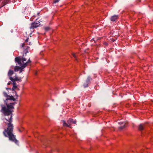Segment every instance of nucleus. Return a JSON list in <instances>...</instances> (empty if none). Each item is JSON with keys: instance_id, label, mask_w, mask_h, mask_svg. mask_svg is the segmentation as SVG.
<instances>
[{"instance_id": "obj_1", "label": "nucleus", "mask_w": 153, "mask_h": 153, "mask_svg": "<svg viewBox=\"0 0 153 153\" xmlns=\"http://www.w3.org/2000/svg\"><path fill=\"white\" fill-rule=\"evenodd\" d=\"M3 93L4 96L7 97L6 99L4 101V103L7 107L4 105L1 104V111L5 116V119L8 122H5L7 127L4 129L3 133L4 137L8 138L10 141L18 144V141L16 140V136L13 134L14 126L12 123V112L14 108V105L16 104V102L10 103L8 102L9 100L15 101L16 99L13 96L8 95L5 91H4Z\"/></svg>"}, {"instance_id": "obj_24", "label": "nucleus", "mask_w": 153, "mask_h": 153, "mask_svg": "<svg viewBox=\"0 0 153 153\" xmlns=\"http://www.w3.org/2000/svg\"><path fill=\"white\" fill-rule=\"evenodd\" d=\"M6 89L7 90L11 89V88H6Z\"/></svg>"}, {"instance_id": "obj_7", "label": "nucleus", "mask_w": 153, "mask_h": 153, "mask_svg": "<svg viewBox=\"0 0 153 153\" xmlns=\"http://www.w3.org/2000/svg\"><path fill=\"white\" fill-rule=\"evenodd\" d=\"M25 62V61H24V63H23L22 62V63L23 65H22V68H24L27 66L28 63L31 62V61L30 60V58L28 59V60L26 62Z\"/></svg>"}, {"instance_id": "obj_20", "label": "nucleus", "mask_w": 153, "mask_h": 153, "mask_svg": "<svg viewBox=\"0 0 153 153\" xmlns=\"http://www.w3.org/2000/svg\"><path fill=\"white\" fill-rule=\"evenodd\" d=\"M72 123L74 124H76V120L72 121Z\"/></svg>"}, {"instance_id": "obj_3", "label": "nucleus", "mask_w": 153, "mask_h": 153, "mask_svg": "<svg viewBox=\"0 0 153 153\" xmlns=\"http://www.w3.org/2000/svg\"><path fill=\"white\" fill-rule=\"evenodd\" d=\"M73 120L72 119H69L67 121V123H66L65 121V120H62V122L63 123V126H66L68 127L71 128V123H72Z\"/></svg>"}, {"instance_id": "obj_9", "label": "nucleus", "mask_w": 153, "mask_h": 153, "mask_svg": "<svg viewBox=\"0 0 153 153\" xmlns=\"http://www.w3.org/2000/svg\"><path fill=\"white\" fill-rule=\"evenodd\" d=\"M118 18V15H114L111 16L110 18V20L112 22L115 21Z\"/></svg>"}, {"instance_id": "obj_13", "label": "nucleus", "mask_w": 153, "mask_h": 153, "mask_svg": "<svg viewBox=\"0 0 153 153\" xmlns=\"http://www.w3.org/2000/svg\"><path fill=\"white\" fill-rule=\"evenodd\" d=\"M10 79L11 81L12 82L13 85H16V81L14 79V78L13 77H10Z\"/></svg>"}, {"instance_id": "obj_15", "label": "nucleus", "mask_w": 153, "mask_h": 153, "mask_svg": "<svg viewBox=\"0 0 153 153\" xmlns=\"http://www.w3.org/2000/svg\"><path fill=\"white\" fill-rule=\"evenodd\" d=\"M72 54L74 58L75 59V60H77V56L74 53H72Z\"/></svg>"}, {"instance_id": "obj_2", "label": "nucleus", "mask_w": 153, "mask_h": 153, "mask_svg": "<svg viewBox=\"0 0 153 153\" xmlns=\"http://www.w3.org/2000/svg\"><path fill=\"white\" fill-rule=\"evenodd\" d=\"M24 54L22 56H19L15 58V61L17 63L18 65H20L21 67L16 66L14 67V71H19L20 69H23L22 66L23 65L22 62L24 63V61H26L27 59L24 57Z\"/></svg>"}, {"instance_id": "obj_10", "label": "nucleus", "mask_w": 153, "mask_h": 153, "mask_svg": "<svg viewBox=\"0 0 153 153\" xmlns=\"http://www.w3.org/2000/svg\"><path fill=\"white\" fill-rule=\"evenodd\" d=\"M14 73V71L11 70H9L7 74L8 76L9 77H12L11 76Z\"/></svg>"}, {"instance_id": "obj_14", "label": "nucleus", "mask_w": 153, "mask_h": 153, "mask_svg": "<svg viewBox=\"0 0 153 153\" xmlns=\"http://www.w3.org/2000/svg\"><path fill=\"white\" fill-rule=\"evenodd\" d=\"M14 79L16 81H21V77L18 78L16 76H15V78Z\"/></svg>"}, {"instance_id": "obj_5", "label": "nucleus", "mask_w": 153, "mask_h": 153, "mask_svg": "<svg viewBox=\"0 0 153 153\" xmlns=\"http://www.w3.org/2000/svg\"><path fill=\"white\" fill-rule=\"evenodd\" d=\"M41 22V21L40 22L39 21L38 22L36 23L33 22L31 23V26L30 27V29H33L39 27L40 25L39 23Z\"/></svg>"}, {"instance_id": "obj_26", "label": "nucleus", "mask_w": 153, "mask_h": 153, "mask_svg": "<svg viewBox=\"0 0 153 153\" xmlns=\"http://www.w3.org/2000/svg\"><path fill=\"white\" fill-rule=\"evenodd\" d=\"M19 131L20 132H21V131L20 129L19 130Z\"/></svg>"}, {"instance_id": "obj_21", "label": "nucleus", "mask_w": 153, "mask_h": 153, "mask_svg": "<svg viewBox=\"0 0 153 153\" xmlns=\"http://www.w3.org/2000/svg\"><path fill=\"white\" fill-rule=\"evenodd\" d=\"M28 39H29L28 38H27L25 40V42H28Z\"/></svg>"}, {"instance_id": "obj_12", "label": "nucleus", "mask_w": 153, "mask_h": 153, "mask_svg": "<svg viewBox=\"0 0 153 153\" xmlns=\"http://www.w3.org/2000/svg\"><path fill=\"white\" fill-rule=\"evenodd\" d=\"M29 47L28 46H26L25 47V48H24V52L25 53V54L26 55L27 54V53L28 52V50L29 49Z\"/></svg>"}, {"instance_id": "obj_16", "label": "nucleus", "mask_w": 153, "mask_h": 153, "mask_svg": "<svg viewBox=\"0 0 153 153\" xmlns=\"http://www.w3.org/2000/svg\"><path fill=\"white\" fill-rule=\"evenodd\" d=\"M60 0H55L53 2V4H55V3H58V2H59V1H60Z\"/></svg>"}, {"instance_id": "obj_4", "label": "nucleus", "mask_w": 153, "mask_h": 153, "mask_svg": "<svg viewBox=\"0 0 153 153\" xmlns=\"http://www.w3.org/2000/svg\"><path fill=\"white\" fill-rule=\"evenodd\" d=\"M92 80V78L90 76H88L85 82L83 83V86L85 88L88 87L91 81Z\"/></svg>"}, {"instance_id": "obj_27", "label": "nucleus", "mask_w": 153, "mask_h": 153, "mask_svg": "<svg viewBox=\"0 0 153 153\" xmlns=\"http://www.w3.org/2000/svg\"><path fill=\"white\" fill-rule=\"evenodd\" d=\"M30 43H29V45H30Z\"/></svg>"}, {"instance_id": "obj_18", "label": "nucleus", "mask_w": 153, "mask_h": 153, "mask_svg": "<svg viewBox=\"0 0 153 153\" xmlns=\"http://www.w3.org/2000/svg\"><path fill=\"white\" fill-rule=\"evenodd\" d=\"M25 45V43H23L22 44V45L20 46L21 48H23L24 47V46Z\"/></svg>"}, {"instance_id": "obj_22", "label": "nucleus", "mask_w": 153, "mask_h": 153, "mask_svg": "<svg viewBox=\"0 0 153 153\" xmlns=\"http://www.w3.org/2000/svg\"><path fill=\"white\" fill-rule=\"evenodd\" d=\"M20 69V73L22 72V69Z\"/></svg>"}, {"instance_id": "obj_17", "label": "nucleus", "mask_w": 153, "mask_h": 153, "mask_svg": "<svg viewBox=\"0 0 153 153\" xmlns=\"http://www.w3.org/2000/svg\"><path fill=\"white\" fill-rule=\"evenodd\" d=\"M10 0H4V3L5 4H7Z\"/></svg>"}, {"instance_id": "obj_19", "label": "nucleus", "mask_w": 153, "mask_h": 153, "mask_svg": "<svg viewBox=\"0 0 153 153\" xmlns=\"http://www.w3.org/2000/svg\"><path fill=\"white\" fill-rule=\"evenodd\" d=\"M45 30L47 31L49 29V27H46L45 28Z\"/></svg>"}, {"instance_id": "obj_8", "label": "nucleus", "mask_w": 153, "mask_h": 153, "mask_svg": "<svg viewBox=\"0 0 153 153\" xmlns=\"http://www.w3.org/2000/svg\"><path fill=\"white\" fill-rule=\"evenodd\" d=\"M16 89H17V90H19V88H17V87L16 85H13V87L12 88V91H13H13H14L15 92V94H16V97H17L16 98H17V97H18V96L17 94V93L15 90Z\"/></svg>"}, {"instance_id": "obj_6", "label": "nucleus", "mask_w": 153, "mask_h": 153, "mask_svg": "<svg viewBox=\"0 0 153 153\" xmlns=\"http://www.w3.org/2000/svg\"><path fill=\"white\" fill-rule=\"evenodd\" d=\"M119 124L120 125L118 128L119 130L121 131L126 127L125 123L123 122H120L119 123Z\"/></svg>"}, {"instance_id": "obj_11", "label": "nucleus", "mask_w": 153, "mask_h": 153, "mask_svg": "<svg viewBox=\"0 0 153 153\" xmlns=\"http://www.w3.org/2000/svg\"><path fill=\"white\" fill-rule=\"evenodd\" d=\"M144 127V124H141L139 125L138 127V129L139 130L142 131L143 130Z\"/></svg>"}, {"instance_id": "obj_25", "label": "nucleus", "mask_w": 153, "mask_h": 153, "mask_svg": "<svg viewBox=\"0 0 153 153\" xmlns=\"http://www.w3.org/2000/svg\"><path fill=\"white\" fill-rule=\"evenodd\" d=\"M105 45H107V44H107V43H105Z\"/></svg>"}, {"instance_id": "obj_23", "label": "nucleus", "mask_w": 153, "mask_h": 153, "mask_svg": "<svg viewBox=\"0 0 153 153\" xmlns=\"http://www.w3.org/2000/svg\"><path fill=\"white\" fill-rule=\"evenodd\" d=\"M11 83V82H8L7 83L8 85H10Z\"/></svg>"}]
</instances>
